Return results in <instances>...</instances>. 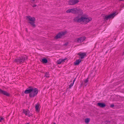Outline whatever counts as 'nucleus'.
Instances as JSON below:
<instances>
[{
  "label": "nucleus",
  "mask_w": 124,
  "mask_h": 124,
  "mask_svg": "<svg viewBox=\"0 0 124 124\" xmlns=\"http://www.w3.org/2000/svg\"><path fill=\"white\" fill-rule=\"evenodd\" d=\"M27 59V58L26 57L21 56L17 57L14 60V62L16 63L17 64H20L23 63L25 60Z\"/></svg>",
  "instance_id": "1"
},
{
  "label": "nucleus",
  "mask_w": 124,
  "mask_h": 124,
  "mask_svg": "<svg viewBox=\"0 0 124 124\" xmlns=\"http://www.w3.org/2000/svg\"><path fill=\"white\" fill-rule=\"evenodd\" d=\"M31 93L29 94V96L30 97H33L36 96L38 93V90L37 88H33Z\"/></svg>",
  "instance_id": "2"
},
{
  "label": "nucleus",
  "mask_w": 124,
  "mask_h": 124,
  "mask_svg": "<svg viewBox=\"0 0 124 124\" xmlns=\"http://www.w3.org/2000/svg\"><path fill=\"white\" fill-rule=\"evenodd\" d=\"M67 33V31L60 32L54 38L55 39H57L59 38H61L62 36L66 34Z\"/></svg>",
  "instance_id": "3"
},
{
  "label": "nucleus",
  "mask_w": 124,
  "mask_h": 124,
  "mask_svg": "<svg viewBox=\"0 0 124 124\" xmlns=\"http://www.w3.org/2000/svg\"><path fill=\"white\" fill-rule=\"evenodd\" d=\"M92 20V19L90 17L86 18L83 17H82V22L86 24L91 21Z\"/></svg>",
  "instance_id": "4"
},
{
  "label": "nucleus",
  "mask_w": 124,
  "mask_h": 124,
  "mask_svg": "<svg viewBox=\"0 0 124 124\" xmlns=\"http://www.w3.org/2000/svg\"><path fill=\"white\" fill-rule=\"evenodd\" d=\"M116 12H113L109 15H106L105 16L104 19L107 20L110 18H113L116 15Z\"/></svg>",
  "instance_id": "5"
},
{
  "label": "nucleus",
  "mask_w": 124,
  "mask_h": 124,
  "mask_svg": "<svg viewBox=\"0 0 124 124\" xmlns=\"http://www.w3.org/2000/svg\"><path fill=\"white\" fill-rule=\"evenodd\" d=\"M74 14H83L82 11L79 8H73Z\"/></svg>",
  "instance_id": "6"
},
{
  "label": "nucleus",
  "mask_w": 124,
  "mask_h": 124,
  "mask_svg": "<svg viewBox=\"0 0 124 124\" xmlns=\"http://www.w3.org/2000/svg\"><path fill=\"white\" fill-rule=\"evenodd\" d=\"M82 17H80L79 16H78L74 18L73 21L75 22L80 23L82 22Z\"/></svg>",
  "instance_id": "7"
},
{
  "label": "nucleus",
  "mask_w": 124,
  "mask_h": 124,
  "mask_svg": "<svg viewBox=\"0 0 124 124\" xmlns=\"http://www.w3.org/2000/svg\"><path fill=\"white\" fill-rule=\"evenodd\" d=\"M79 2V0H70L68 4L70 5H74Z\"/></svg>",
  "instance_id": "8"
},
{
  "label": "nucleus",
  "mask_w": 124,
  "mask_h": 124,
  "mask_svg": "<svg viewBox=\"0 0 124 124\" xmlns=\"http://www.w3.org/2000/svg\"><path fill=\"white\" fill-rule=\"evenodd\" d=\"M32 86H30L27 88V89L24 91V93L25 94H28L31 93V91L32 90Z\"/></svg>",
  "instance_id": "9"
},
{
  "label": "nucleus",
  "mask_w": 124,
  "mask_h": 124,
  "mask_svg": "<svg viewBox=\"0 0 124 124\" xmlns=\"http://www.w3.org/2000/svg\"><path fill=\"white\" fill-rule=\"evenodd\" d=\"M85 39V37H82L78 38L77 39V41L78 42L81 43Z\"/></svg>",
  "instance_id": "10"
},
{
  "label": "nucleus",
  "mask_w": 124,
  "mask_h": 124,
  "mask_svg": "<svg viewBox=\"0 0 124 124\" xmlns=\"http://www.w3.org/2000/svg\"><path fill=\"white\" fill-rule=\"evenodd\" d=\"M0 93L3 94L6 96H9L10 94L8 93L6 91L3 90L0 88Z\"/></svg>",
  "instance_id": "11"
},
{
  "label": "nucleus",
  "mask_w": 124,
  "mask_h": 124,
  "mask_svg": "<svg viewBox=\"0 0 124 124\" xmlns=\"http://www.w3.org/2000/svg\"><path fill=\"white\" fill-rule=\"evenodd\" d=\"M23 113L25 114L27 116L29 117H30L32 115L31 113H29V111H27L23 110Z\"/></svg>",
  "instance_id": "12"
},
{
  "label": "nucleus",
  "mask_w": 124,
  "mask_h": 124,
  "mask_svg": "<svg viewBox=\"0 0 124 124\" xmlns=\"http://www.w3.org/2000/svg\"><path fill=\"white\" fill-rule=\"evenodd\" d=\"M78 55H79L80 57V58L81 59H83L84 58L85 56H86V54L85 53H82L81 54L78 53Z\"/></svg>",
  "instance_id": "13"
},
{
  "label": "nucleus",
  "mask_w": 124,
  "mask_h": 124,
  "mask_svg": "<svg viewBox=\"0 0 124 124\" xmlns=\"http://www.w3.org/2000/svg\"><path fill=\"white\" fill-rule=\"evenodd\" d=\"M26 17L28 18L29 20V22L35 21V18L34 17H31V16H27Z\"/></svg>",
  "instance_id": "14"
},
{
  "label": "nucleus",
  "mask_w": 124,
  "mask_h": 124,
  "mask_svg": "<svg viewBox=\"0 0 124 124\" xmlns=\"http://www.w3.org/2000/svg\"><path fill=\"white\" fill-rule=\"evenodd\" d=\"M97 105L98 106L102 108L106 106V105L105 104L102 103H98Z\"/></svg>",
  "instance_id": "15"
},
{
  "label": "nucleus",
  "mask_w": 124,
  "mask_h": 124,
  "mask_svg": "<svg viewBox=\"0 0 124 124\" xmlns=\"http://www.w3.org/2000/svg\"><path fill=\"white\" fill-rule=\"evenodd\" d=\"M81 60L80 59L77 60L75 62H74V64L75 65H78L81 62Z\"/></svg>",
  "instance_id": "16"
},
{
  "label": "nucleus",
  "mask_w": 124,
  "mask_h": 124,
  "mask_svg": "<svg viewBox=\"0 0 124 124\" xmlns=\"http://www.w3.org/2000/svg\"><path fill=\"white\" fill-rule=\"evenodd\" d=\"M39 106L40 105L39 104H36L35 105V108L36 109V111L38 112H39Z\"/></svg>",
  "instance_id": "17"
},
{
  "label": "nucleus",
  "mask_w": 124,
  "mask_h": 124,
  "mask_svg": "<svg viewBox=\"0 0 124 124\" xmlns=\"http://www.w3.org/2000/svg\"><path fill=\"white\" fill-rule=\"evenodd\" d=\"M74 10L73 8L72 9H69L66 11V12L67 13H72L74 14Z\"/></svg>",
  "instance_id": "18"
},
{
  "label": "nucleus",
  "mask_w": 124,
  "mask_h": 124,
  "mask_svg": "<svg viewBox=\"0 0 124 124\" xmlns=\"http://www.w3.org/2000/svg\"><path fill=\"white\" fill-rule=\"evenodd\" d=\"M35 21H29V23H30L32 27H35L36 25L35 24Z\"/></svg>",
  "instance_id": "19"
},
{
  "label": "nucleus",
  "mask_w": 124,
  "mask_h": 124,
  "mask_svg": "<svg viewBox=\"0 0 124 124\" xmlns=\"http://www.w3.org/2000/svg\"><path fill=\"white\" fill-rule=\"evenodd\" d=\"M48 62L47 59L46 58H44L42 60V62L43 63H46Z\"/></svg>",
  "instance_id": "20"
},
{
  "label": "nucleus",
  "mask_w": 124,
  "mask_h": 124,
  "mask_svg": "<svg viewBox=\"0 0 124 124\" xmlns=\"http://www.w3.org/2000/svg\"><path fill=\"white\" fill-rule=\"evenodd\" d=\"M90 121V119L89 118H86L85 120V122L86 123H88Z\"/></svg>",
  "instance_id": "21"
},
{
  "label": "nucleus",
  "mask_w": 124,
  "mask_h": 124,
  "mask_svg": "<svg viewBox=\"0 0 124 124\" xmlns=\"http://www.w3.org/2000/svg\"><path fill=\"white\" fill-rule=\"evenodd\" d=\"M45 76L47 78H48L49 77V72H46L45 74Z\"/></svg>",
  "instance_id": "22"
},
{
  "label": "nucleus",
  "mask_w": 124,
  "mask_h": 124,
  "mask_svg": "<svg viewBox=\"0 0 124 124\" xmlns=\"http://www.w3.org/2000/svg\"><path fill=\"white\" fill-rule=\"evenodd\" d=\"M62 62L61 61V59H59L57 61V63L58 64H60Z\"/></svg>",
  "instance_id": "23"
},
{
  "label": "nucleus",
  "mask_w": 124,
  "mask_h": 124,
  "mask_svg": "<svg viewBox=\"0 0 124 124\" xmlns=\"http://www.w3.org/2000/svg\"><path fill=\"white\" fill-rule=\"evenodd\" d=\"M88 79V78H87L84 81V83L85 84H86L89 81Z\"/></svg>",
  "instance_id": "24"
},
{
  "label": "nucleus",
  "mask_w": 124,
  "mask_h": 124,
  "mask_svg": "<svg viewBox=\"0 0 124 124\" xmlns=\"http://www.w3.org/2000/svg\"><path fill=\"white\" fill-rule=\"evenodd\" d=\"M105 123L106 124H109L110 123V121H106L105 122Z\"/></svg>",
  "instance_id": "25"
},
{
  "label": "nucleus",
  "mask_w": 124,
  "mask_h": 124,
  "mask_svg": "<svg viewBox=\"0 0 124 124\" xmlns=\"http://www.w3.org/2000/svg\"><path fill=\"white\" fill-rule=\"evenodd\" d=\"M74 84L73 83H71L70 85H69V87L70 88L73 86Z\"/></svg>",
  "instance_id": "26"
},
{
  "label": "nucleus",
  "mask_w": 124,
  "mask_h": 124,
  "mask_svg": "<svg viewBox=\"0 0 124 124\" xmlns=\"http://www.w3.org/2000/svg\"><path fill=\"white\" fill-rule=\"evenodd\" d=\"M66 59H61V61L62 62H65V60H66Z\"/></svg>",
  "instance_id": "27"
},
{
  "label": "nucleus",
  "mask_w": 124,
  "mask_h": 124,
  "mask_svg": "<svg viewBox=\"0 0 124 124\" xmlns=\"http://www.w3.org/2000/svg\"><path fill=\"white\" fill-rule=\"evenodd\" d=\"M31 0V2L32 3H33L35 1V0Z\"/></svg>",
  "instance_id": "28"
},
{
  "label": "nucleus",
  "mask_w": 124,
  "mask_h": 124,
  "mask_svg": "<svg viewBox=\"0 0 124 124\" xmlns=\"http://www.w3.org/2000/svg\"><path fill=\"white\" fill-rule=\"evenodd\" d=\"M31 6L33 7H35L37 5L35 4H34L33 5H32Z\"/></svg>",
  "instance_id": "29"
},
{
  "label": "nucleus",
  "mask_w": 124,
  "mask_h": 124,
  "mask_svg": "<svg viewBox=\"0 0 124 124\" xmlns=\"http://www.w3.org/2000/svg\"><path fill=\"white\" fill-rule=\"evenodd\" d=\"M114 106V105L113 104L111 105L110 106V107H113Z\"/></svg>",
  "instance_id": "30"
},
{
  "label": "nucleus",
  "mask_w": 124,
  "mask_h": 124,
  "mask_svg": "<svg viewBox=\"0 0 124 124\" xmlns=\"http://www.w3.org/2000/svg\"><path fill=\"white\" fill-rule=\"evenodd\" d=\"M76 78H75L74 79V80L73 81V83H74V82H75V80H76Z\"/></svg>",
  "instance_id": "31"
},
{
  "label": "nucleus",
  "mask_w": 124,
  "mask_h": 124,
  "mask_svg": "<svg viewBox=\"0 0 124 124\" xmlns=\"http://www.w3.org/2000/svg\"><path fill=\"white\" fill-rule=\"evenodd\" d=\"M82 85H83V83L82 82V83H81V84L80 85V87H81L82 86Z\"/></svg>",
  "instance_id": "32"
},
{
  "label": "nucleus",
  "mask_w": 124,
  "mask_h": 124,
  "mask_svg": "<svg viewBox=\"0 0 124 124\" xmlns=\"http://www.w3.org/2000/svg\"><path fill=\"white\" fill-rule=\"evenodd\" d=\"M3 119V118H1L0 119V122H1V120Z\"/></svg>",
  "instance_id": "33"
},
{
  "label": "nucleus",
  "mask_w": 124,
  "mask_h": 124,
  "mask_svg": "<svg viewBox=\"0 0 124 124\" xmlns=\"http://www.w3.org/2000/svg\"><path fill=\"white\" fill-rule=\"evenodd\" d=\"M68 43H66L65 44H64V45H65V46H67V45H68Z\"/></svg>",
  "instance_id": "34"
},
{
  "label": "nucleus",
  "mask_w": 124,
  "mask_h": 124,
  "mask_svg": "<svg viewBox=\"0 0 124 124\" xmlns=\"http://www.w3.org/2000/svg\"><path fill=\"white\" fill-rule=\"evenodd\" d=\"M53 124H56V123H53Z\"/></svg>",
  "instance_id": "35"
}]
</instances>
